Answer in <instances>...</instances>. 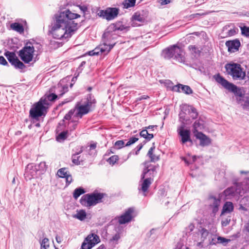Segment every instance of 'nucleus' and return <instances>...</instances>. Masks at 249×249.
Segmentation results:
<instances>
[{
    "label": "nucleus",
    "instance_id": "obj_47",
    "mask_svg": "<svg viewBox=\"0 0 249 249\" xmlns=\"http://www.w3.org/2000/svg\"><path fill=\"white\" fill-rule=\"evenodd\" d=\"M138 140V139L135 137H132L130 138V139L128 140V141L126 142L125 144L126 146H128L131 145V144L134 143L135 142H136Z\"/></svg>",
    "mask_w": 249,
    "mask_h": 249
},
{
    "label": "nucleus",
    "instance_id": "obj_5",
    "mask_svg": "<svg viewBox=\"0 0 249 249\" xmlns=\"http://www.w3.org/2000/svg\"><path fill=\"white\" fill-rule=\"evenodd\" d=\"M225 67L228 74L231 75L233 80H241L245 79L246 71L240 64L234 63H229L227 64Z\"/></svg>",
    "mask_w": 249,
    "mask_h": 249
},
{
    "label": "nucleus",
    "instance_id": "obj_30",
    "mask_svg": "<svg viewBox=\"0 0 249 249\" xmlns=\"http://www.w3.org/2000/svg\"><path fill=\"white\" fill-rule=\"evenodd\" d=\"M87 214L85 211L81 210L77 212L75 214L73 215V217L78 219L81 221L84 220L86 217Z\"/></svg>",
    "mask_w": 249,
    "mask_h": 249
},
{
    "label": "nucleus",
    "instance_id": "obj_4",
    "mask_svg": "<svg viewBox=\"0 0 249 249\" xmlns=\"http://www.w3.org/2000/svg\"><path fill=\"white\" fill-rule=\"evenodd\" d=\"M49 100L47 96L41 98L40 100L30 110V115L34 119H37L44 115L49 105Z\"/></svg>",
    "mask_w": 249,
    "mask_h": 249
},
{
    "label": "nucleus",
    "instance_id": "obj_12",
    "mask_svg": "<svg viewBox=\"0 0 249 249\" xmlns=\"http://www.w3.org/2000/svg\"><path fill=\"white\" fill-rule=\"evenodd\" d=\"M113 46L114 45H108L106 43H104L94 50L89 52V54L91 56L98 55L99 52L106 54L111 50Z\"/></svg>",
    "mask_w": 249,
    "mask_h": 249
},
{
    "label": "nucleus",
    "instance_id": "obj_6",
    "mask_svg": "<svg viewBox=\"0 0 249 249\" xmlns=\"http://www.w3.org/2000/svg\"><path fill=\"white\" fill-rule=\"evenodd\" d=\"M34 51V47L31 43L28 42L19 51L18 55L24 63H29L33 59Z\"/></svg>",
    "mask_w": 249,
    "mask_h": 249
},
{
    "label": "nucleus",
    "instance_id": "obj_48",
    "mask_svg": "<svg viewBox=\"0 0 249 249\" xmlns=\"http://www.w3.org/2000/svg\"><path fill=\"white\" fill-rule=\"evenodd\" d=\"M92 248V246L89 244L88 242L84 240L81 246L82 249H90Z\"/></svg>",
    "mask_w": 249,
    "mask_h": 249
},
{
    "label": "nucleus",
    "instance_id": "obj_28",
    "mask_svg": "<svg viewBox=\"0 0 249 249\" xmlns=\"http://www.w3.org/2000/svg\"><path fill=\"white\" fill-rule=\"evenodd\" d=\"M174 45L165 49L162 52V55L166 59H170L174 56Z\"/></svg>",
    "mask_w": 249,
    "mask_h": 249
},
{
    "label": "nucleus",
    "instance_id": "obj_49",
    "mask_svg": "<svg viewBox=\"0 0 249 249\" xmlns=\"http://www.w3.org/2000/svg\"><path fill=\"white\" fill-rule=\"evenodd\" d=\"M38 168L37 169V170H42V171H44V170H46L47 169V165L46 164V162H44V161H42V162H41L38 166Z\"/></svg>",
    "mask_w": 249,
    "mask_h": 249
},
{
    "label": "nucleus",
    "instance_id": "obj_63",
    "mask_svg": "<svg viewBox=\"0 0 249 249\" xmlns=\"http://www.w3.org/2000/svg\"><path fill=\"white\" fill-rule=\"evenodd\" d=\"M161 0V4H167L170 3V0Z\"/></svg>",
    "mask_w": 249,
    "mask_h": 249
},
{
    "label": "nucleus",
    "instance_id": "obj_54",
    "mask_svg": "<svg viewBox=\"0 0 249 249\" xmlns=\"http://www.w3.org/2000/svg\"><path fill=\"white\" fill-rule=\"evenodd\" d=\"M0 64H1L4 66L8 65L7 61L2 56H0Z\"/></svg>",
    "mask_w": 249,
    "mask_h": 249
},
{
    "label": "nucleus",
    "instance_id": "obj_46",
    "mask_svg": "<svg viewBox=\"0 0 249 249\" xmlns=\"http://www.w3.org/2000/svg\"><path fill=\"white\" fill-rule=\"evenodd\" d=\"M237 28H233L228 30L227 32V35L229 36H233L237 33Z\"/></svg>",
    "mask_w": 249,
    "mask_h": 249
},
{
    "label": "nucleus",
    "instance_id": "obj_45",
    "mask_svg": "<svg viewBox=\"0 0 249 249\" xmlns=\"http://www.w3.org/2000/svg\"><path fill=\"white\" fill-rule=\"evenodd\" d=\"M74 109L70 110L69 112L66 114L64 117V119L67 120H69L71 118V116L73 115L74 113Z\"/></svg>",
    "mask_w": 249,
    "mask_h": 249
},
{
    "label": "nucleus",
    "instance_id": "obj_1",
    "mask_svg": "<svg viewBox=\"0 0 249 249\" xmlns=\"http://www.w3.org/2000/svg\"><path fill=\"white\" fill-rule=\"evenodd\" d=\"M80 17V15L73 13L69 10L57 14L51 30L53 37L58 39L71 37L80 26L74 19Z\"/></svg>",
    "mask_w": 249,
    "mask_h": 249
},
{
    "label": "nucleus",
    "instance_id": "obj_55",
    "mask_svg": "<svg viewBox=\"0 0 249 249\" xmlns=\"http://www.w3.org/2000/svg\"><path fill=\"white\" fill-rule=\"evenodd\" d=\"M149 158H150L151 161L152 162H155L159 160V157L154 154H153L151 157H149Z\"/></svg>",
    "mask_w": 249,
    "mask_h": 249
},
{
    "label": "nucleus",
    "instance_id": "obj_62",
    "mask_svg": "<svg viewBox=\"0 0 249 249\" xmlns=\"http://www.w3.org/2000/svg\"><path fill=\"white\" fill-rule=\"evenodd\" d=\"M55 240H56V242L58 243H59V244L61 243V242H62V240H61V237H60V236H59L58 235H56L55 236Z\"/></svg>",
    "mask_w": 249,
    "mask_h": 249
},
{
    "label": "nucleus",
    "instance_id": "obj_42",
    "mask_svg": "<svg viewBox=\"0 0 249 249\" xmlns=\"http://www.w3.org/2000/svg\"><path fill=\"white\" fill-rule=\"evenodd\" d=\"M119 160L118 156L117 155H114L110 157L107 161L111 164H114L116 161Z\"/></svg>",
    "mask_w": 249,
    "mask_h": 249
},
{
    "label": "nucleus",
    "instance_id": "obj_14",
    "mask_svg": "<svg viewBox=\"0 0 249 249\" xmlns=\"http://www.w3.org/2000/svg\"><path fill=\"white\" fill-rule=\"evenodd\" d=\"M226 196H233L236 195L242 196L243 193L241 189L240 183H236L233 186L227 188L224 191Z\"/></svg>",
    "mask_w": 249,
    "mask_h": 249
},
{
    "label": "nucleus",
    "instance_id": "obj_18",
    "mask_svg": "<svg viewBox=\"0 0 249 249\" xmlns=\"http://www.w3.org/2000/svg\"><path fill=\"white\" fill-rule=\"evenodd\" d=\"M37 169L33 163L28 164L25 169V175L29 179H31L36 176Z\"/></svg>",
    "mask_w": 249,
    "mask_h": 249
},
{
    "label": "nucleus",
    "instance_id": "obj_2",
    "mask_svg": "<svg viewBox=\"0 0 249 249\" xmlns=\"http://www.w3.org/2000/svg\"><path fill=\"white\" fill-rule=\"evenodd\" d=\"M96 102L94 96L89 94L86 99L77 103L74 109L76 110L75 116L81 118L94 108Z\"/></svg>",
    "mask_w": 249,
    "mask_h": 249
},
{
    "label": "nucleus",
    "instance_id": "obj_38",
    "mask_svg": "<svg viewBox=\"0 0 249 249\" xmlns=\"http://www.w3.org/2000/svg\"><path fill=\"white\" fill-rule=\"evenodd\" d=\"M231 241L230 239H226L224 237L219 236L217 237V242L224 246H226L227 244Z\"/></svg>",
    "mask_w": 249,
    "mask_h": 249
},
{
    "label": "nucleus",
    "instance_id": "obj_10",
    "mask_svg": "<svg viewBox=\"0 0 249 249\" xmlns=\"http://www.w3.org/2000/svg\"><path fill=\"white\" fill-rule=\"evenodd\" d=\"M119 14V9L116 8H109L106 10H100L98 13L100 17L106 18L107 20H110L115 18Z\"/></svg>",
    "mask_w": 249,
    "mask_h": 249
},
{
    "label": "nucleus",
    "instance_id": "obj_11",
    "mask_svg": "<svg viewBox=\"0 0 249 249\" xmlns=\"http://www.w3.org/2000/svg\"><path fill=\"white\" fill-rule=\"evenodd\" d=\"M149 162H145L144 168L142 173L141 175V179H144L145 177H150L151 178L155 177L157 174V166L150 165Z\"/></svg>",
    "mask_w": 249,
    "mask_h": 249
},
{
    "label": "nucleus",
    "instance_id": "obj_21",
    "mask_svg": "<svg viewBox=\"0 0 249 249\" xmlns=\"http://www.w3.org/2000/svg\"><path fill=\"white\" fill-rule=\"evenodd\" d=\"M109 28L111 29L113 31H128L129 29V27L125 26L123 24L122 22L119 21L116 22L114 23L111 24L109 26Z\"/></svg>",
    "mask_w": 249,
    "mask_h": 249
},
{
    "label": "nucleus",
    "instance_id": "obj_35",
    "mask_svg": "<svg viewBox=\"0 0 249 249\" xmlns=\"http://www.w3.org/2000/svg\"><path fill=\"white\" fill-rule=\"evenodd\" d=\"M85 191L82 188H78L75 189L73 194V196L75 199L77 198L82 194L85 193Z\"/></svg>",
    "mask_w": 249,
    "mask_h": 249
},
{
    "label": "nucleus",
    "instance_id": "obj_24",
    "mask_svg": "<svg viewBox=\"0 0 249 249\" xmlns=\"http://www.w3.org/2000/svg\"><path fill=\"white\" fill-rule=\"evenodd\" d=\"M141 187H139V190H142L143 193L146 192L153 181V179L150 177L143 179Z\"/></svg>",
    "mask_w": 249,
    "mask_h": 249
},
{
    "label": "nucleus",
    "instance_id": "obj_19",
    "mask_svg": "<svg viewBox=\"0 0 249 249\" xmlns=\"http://www.w3.org/2000/svg\"><path fill=\"white\" fill-rule=\"evenodd\" d=\"M195 136L200 140V145L202 146L209 145L211 142V139L202 133H197Z\"/></svg>",
    "mask_w": 249,
    "mask_h": 249
},
{
    "label": "nucleus",
    "instance_id": "obj_59",
    "mask_svg": "<svg viewBox=\"0 0 249 249\" xmlns=\"http://www.w3.org/2000/svg\"><path fill=\"white\" fill-rule=\"evenodd\" d=\"M230 222V219L228 220V219H226L225 220L222 221V225L223 226H226L229 224Z\"/></svg>",
    "mask_w": 249,
    "mask_h": 249
},
{
    "label": "nucleus",
    "instance_id": "obj_3",
    "mask_svg": "<svg viewBox=\"0 0 249 249\" xmlns=\"http://www.w3.org/2000/svg\"><path fill=\"white\" fill-rule=\"evenodd\" d=\"M215 81L221 84L224 88L232 92L236 97V100L240 103L241 98H243L245 94V91L243 88H238L232 83H231L221 76L219 74L215 76Z\"/></svg>",
    "mask_w": 249,
    "mask_h": 249
},
{
    "label": "nucleus",
    "instance_id": "obj_61",
    "mask_svg": "<svg viewBox=\"0 0 249 249\" xmlns=\"http://www.w3.org/2000/svg\"><path fill=\"white\" fill-rule=\"evenodd\" d=\"M148 98H149V96H148L146 95H143L141 96L140 97H139L138 99V100H139V101H141L142 100L147 99Z\"/></svg>",
    "mask_w": 249,
    "mask_h": 249
},
{
    "label": "nucleus",
    "instance_id": "obj_53",
    "mask_svg": "<svg viewBox=\"0 0 249 249\" xmlns=\"http://www.w3.org/2000/svg\"><path fill=\"white\" fill-rule=\"evenodd\" d=\"M65 178H66V183H68V184H70L72 181V177L69 174L65 177Z\"/></svg>",
    "mask_w": 249,
    "mask_h": 249
},
{
    "label": "nucleus",
    "instance_id": "obj_36",
    "mask_svg": "<svg viewBox=\"0 0 249 249\" xmlns=\"http://www.w3.org/2000/svg\"><path fill=\"white\" fill-rule=\"evenodd\" d=\"M69 173H68L66 168H62L59 169L57 171V174L60 178H65Z\"/></svg>",
    "mask_w": 249,
    "mask_h": 249
},
{
    "label": "nucleus",
    "instance_id": "obj_33",
    "mask_svg": "<svg viewBox=\"0 0 249 249\" xmlns=\"http://www.w3.org/2000/svg\"><path fill=\"white\" fill-rule=\"evenodd\" d=\"M136 0H124L123 2V7L125 9L134 7L135 6Z\"/></svg>",
    "mask_w": 249,
    "mask_h": 249
},
{
    "label": "nucleus",
    "instance_id": "obj_56",
    "mask_svg": "<svg viewBox=\"0 0 249 249\" xmlns=\"http://www.w3.org/2000/svg\"><path fill=\"white\" fill-rule=\"evenodd\" d=\"M79 7L84 14H85L88 10V8L86 6H79Z\"/></svg>",
    "mask_w": 249,
    "mask_h": 249
},
{
    "label": "nucleus",
    "instance_id": "obj_20",
    "mask_svg": "<svg viewBox=\"0 0 249 249\" xmlns=\"http://www.w3.org/2000/svg\"><path fill=\"white\" fill-rule=\"evenodd\" d=\"M180 89L186 94H190L193 93V90L189 86L178 84L173 87V90L176 92H180Z\"/></svg>",
    "mask_w": 249,
    "mask_h": 249
},
{
    "label": "nucleus",
    "instance_id": "obj_15",
    "mask_svg": "<svg viewBox=\"0 0 249 249\" xmlns=\"http://www.w3.org/2000/svg\"><path fill=\"white\" fill-rule=\"evenodd\" d=\"M225 45L228 48V50L229 52L234 53L238 50L241 44L238 39H235L232 40L226 41Z\"/></svg>",
    "mask_w": 249,
    "mask_h": 249
},
{
    "label": "nucleus",
    "instance_id": "obj_23",
    "mask_svg": "<svg viewBox=\"0 0 249 249\" xmlns=\"http://www.w3.org/2000/svg\"><path fill=\"white\" fill-rule=\"evenodd\" d=\"M85 241L88 242L90 245L94 246L96 244L100 242V239L96 234L92 233L89 234L85 239Z\"/></svg>",
    "mask_w": 249,
    "mask_h": 249
},
{
    "label": "nucleus",
    "instance_id": "obj_57",
    "mask_svg": "<svg viewBox=\"0 0 249 249\" xmlns=\"http://www.w3.org/2000/svg\"><path fill=\"white\" fill-rule=\"evenodd\" d=\"M155 146H153V147H151L148 152V153H147V155L149 156V157H151L152 155H153V150L154 149H155Z\"/></svg>",
    "mask_w": 249,
    "mask_h": 249
},
{
    "label": "nucleus",
    "instance_id": "obj_26",
    "mask_svg": "<svg viewBox=\"0 0 249 249\" xmlns=\"http://www.w3.org/2000/svg\"><path fill=\"white\" fill-rule=\"evenodd\" d=\"M204 127L203 121L201 119H199L194 123L193 124V133L194 135L197 133H201L199 132L198 130H202Z\"/></svg>",
    "mask_w": 249,
    "mask_h": 249
},
{
    "label": "nucleus",
    "instance_id": "obj_52",
    "mask_svg": "<svg viewBox=\"0 0 249 249\" xmlns=\"http://www.w3.org/2000/svg\"><path fill=\"white\" fill-rule=\"evenodd\" d=\"M68 90V87L67 86H64L61 88V93L59 94V96L61 97L65 92Z\"/></svg>",
    "mask_w": 249,
    "mask_h": 249
},
{
    "label": "nucleus",
    "instance_id": "obj_22",
    "mask_svg": "<svg viewBox=\"0 0 249 249\" xmlns=\"http://www.w3.org/2000/svg\"><path fill=\"white\" fill-rule=\"evenodd\" d=\"M146 17V13L144 11H138L133 15L132 19L134 20L143 22Z\"/></svg>",
    "mask_w": 249,
    "mask_h": 249
},
{
    "label": "nucleus",
    "instance_id": "obj_27",
    "mask_svg": "<svg viewBox=\"0 0 249 249\" xmlns=\"http://www.w3.org/2000/svg\"><path fill=\"white\" fill-rule=\"evenodd\" d=\"M233 208L234 207L232 202H226L223 207L221 214L223 215L225 213H230L233 211Z\"/></svg>",
    "mask_w": 249,
    "mask_h": 249
},
{
    "label": "nucleus",
    "instance_id": "obj_58",
    "mask_svg": "<svg viewBox=\"0 0 249 249\" xmlns=\"http://www.w3.org/2000/svg\"><path fill=\"white\" fill-rule=\"evenodd\" d=\"M120 238V235L118 234H115L111 239V241H118Z\"/></svg>",
    "mask_w": 249,
    "mask_h": 249
},
{
    "label": "nucleus",
    "instance_id": "obj_64",
    "mask_svg": "<svg viewBox=\"0 0 249 249\" xmlns=\"http://www.w3.org/2000/svg\"><path fill=\"white\" fill-rule=\"evenodd\" d=\"M96 147V144L95 143L91 144L90 145V149H95Z\"/></svg>",
    "mask_w": 249,
    "mask_h": 249
},
{
    "label": "nucleus",
    "instance_id": "obj_41",
    "mask_svg": "<svg viewBox=\"0 0 249 249\" xmlns=\"http://www.w3.org/2000/svg\"><path fill=\"white\" fill-rule=\"evenodd\" d=\"M241 33L246 36H249V27L243 26L241 27Z\"/></svg>",
    "mask_w": 249,
    "mask_h": 249
},
{
    "label": "nucleus",
    "instance_id": "obj_40",
    "mask_svg": "<svg viewBox=\"0 0 249 249\" xmlns=\"http://www.w3.org/2000/svg\"><path fill=\"white\" fill-rule=\"evenodd\" d=\"M49 247V239L47 238H44L41 244V249H47V248Z\"/></svg>",
    "mask_w": 249,
    "mask_h": 249
},
{
    "label": "nucleus",
    "instance_id": "obj_44",
    "mask_svg": "<svg viewBox=\"0 0 249 249\" xmlns=\"http://www.w3.org/2000/svg\"><path fill=\"white\" fill-rule=\"evenodd\" d=\"M125 145L124 141H117L115 143V146L117 149H120Z\"/></svg>",
    "mask_w": 249,
    "mask_h": 249
},
{
    "label": "nucleus",
    "instance_id": "obj_13",
    "mask_svg": "<svg viewBox=\"0 0 249 249\" xmlns=\"http://www.w3.org/2000/svg\"><path fill=\"white\" fill-rule=\"evenodd\" d=\"M184 127V124H182L178 129V134L181 138V142L182 143H185L187 142L192 143L190 138V131L189 130L185 129Z\"/></svg>",
    "mask_w": 249,
    "mask_h": 249
},
{
    "label": "nucleus",
    "instance_id": "obj_43",
    "mask_svg": "<svg viewBox=\"0 0 249 249\" xmlns=\"http://www.w3.org/2000/svg\"><path fill=\"white\" fill-rule=\"evenodd\" d=\"M67 131H63L61 132L57 137V140H65L67 138Z\"/></svg>",
    "mask_w": 249,
    "mask_h": 249
},
{
    "label": "nucleus",
    "instance_id": "obj_39",
    "mask_svg": "<svg viewBox=\"0 0 249 249\" xmlns=\"http://www.w3.org/2000/svg\"><path fill=\"white\" fill-rule=\"evenodd\" d=\"M189 113L190 117L193 119H196L198 115L196 109L194 107H191L190 110L189 111Z\"/></svg>",
    "mask_w": 249,
    "mask_h": 249
},
{
    "label": "nucleus",
    "instance_id": "obj_9",
    "mask_svg": "<svg viewBox=\"0 0 249 249\" xmlns=\"http://www.w3.org/2000/svg\"><path fill=\"white\" fill-rule=\"evenodd\" d=\"M4 55L16 68L23 69L25 67L24 64L18 59L14 52L7 51L4 53Z\"/></svg>",
    "mask_w": 249,
    "mask_h": 249
},
{
    "label": "nucleus",
    "instance_id": "obj_7",
    "mask_svg": "<svg viewBox=\"0 0 249 249\" xmlns=\"http://www.w3.org/2000/svg\"><path fill=\"white\" fill-rule=\"evenodd\" d=\"M103 198V195L101 193L86 194L82 196L81 202L86 206L90 207L100 202Z\"/></svg>",
    "mask_w": 249,
    "mask_h": 249
},
{
    "label": "nucleus",
    "instance_id": "obj_31",
    "mask_svg": "<svg viewBox=\"0 0 249 249\" xmlns=\"http://www.w3.org/2000/svg\"><path fill=\"white\" fill-rule=\"evenodd\" d=\"M11 28L13 30L19 33H22L24 31V28L23 27V26L19 23H14L11 24Z\"/></svg>",
    "mask_w": 249,
    "mask_h": 249
},
{
    "label": "nucleus",
    "instance_id": "obj_34",
    "mask_svg": "<svg viewBox=\"0 0 249 249\" xmlns=\"http://www.w3.org/2000/svg\"><path fill=\"white\" fill-rule=\"evenodd\" d=\"M241 189L243 194L249 191V178H246L243 184H241Z\"/></svg>",
    "mask_w": 249,
    "mask_h": 249
},
{
    "label": "nucleus",
    "instance_id": "obj_8",
    "mask_svg": "<svg viewBox=\"0 0 249 249\" xmlns=\"http://www.w3.org/2000/svg\"><path fill=\"white\" fill-rule=\"evenodd\" d=\"M209 234V231L204 228L200 227L197 231L193 233L192 239L197 243V246H201V244L207 239Z\"/></svg>",
    "mask_w": 249,
    "mask_h": 249
},
{
    "label": "nucleus",
    "instance_id": "obj_25",
    "mask_svg": "<svg viewBox=\"0 0 249 249\" xmlns=\"http://www.w3.org/2000/svg\"><path fill=\"white\" fill-rule=\"evenodd\" d=\"M210 206L213 208V212L215 213L218 211V207L220 205V200L219 198H216L215 197L212 196L210 197Z\"/></svg>",
    "mask_w": 249,
    "mask_h": 249
},
{
    "label": "nucleus",
    "instance_id": "obj_60",
    "mask_svg": "<svg viewBox=\"0 0 249 249\" xmlns=\"http://www.w3.org/2000/svg\"><path fill=\"white\" fill-rule=\"evenodd\" d=\"M157 127V125H149L147 127H145V128H146L147 130H149V132L150 131H153L154 128Z\"/></svg>",
    "mask_w": 249,
    "mask_h": 249
},
{
    "label": "nucleus",
    "instance_id": "obj_16",
    "mask_svg": "<svg viewBox=\"0 0 249 249\" xmlns=\"http://www.w3.org/2000/svg\"><path fill=\"white\" fill-rule=\"evenodd\" d=\"M133 209L132 208L128 209L124 214L119 217V222L120 224H124L130 222L132 218V213Z\"/></svg>",
    "mask_w": 249,
    "mask_h": 249
},
{
    "label": "nucleus",
    "instance_id": "obj_50",
    "mask_svg": "<svg viewBox=\"0 0 249 249\" xmlns=\"http://www.w3.org/2000/svg\"><path fill=\"white\" fill-rule=\"evenodd\" d=\"M195 229V225L193 223H190L187 227L186 228V231L187 233H190L193 231Z\"/></svg>",
    "mask_w": 249,
    "mask_h": 249
},
{
    "label": "nucleus",
    "instance_id": "obj_29",
    "mask_svg": "<svg viewBox=\"0 0 249 249\" xmlns=\"http://www.w3.org/2000/svg\"><path fill=\"white\" fill-rule=\"evenodd\" d=\"M140 135L148 141L151 140L154 137L153 134L149 132L146 128L140 132Z\"/></svg>",
    "mask_w": 249,
    "mask_h": 249
},
{
    "label": "nucleus",
    "instance_id": "obj_32",
    "mask_svg": "<svg viewBox=\"0 0 249 249\" xmlns=\"http://www.w3.org/2000/svg\"><path fill=\"white\" fill-rule=\"evenodd\" d=\"M188 48L189 50L195 55V56L200 55L201 50H200L199 48L197 47L195 45H190Z\"/></svg>",
    "mask_w": 249,
    "mask_h": 249
},
{
    "label": "nucleus",
    "instance_id": "obj_17",
    "mask_svg": "<svg viewBox=\"0 0 249 249\" xmlns=\"http://www.w3.org/2000/svg\"><path fill=\"white\" fill-rule=\"evenodd\" d=\"M174 53L175 58L178 62H184L185 58L184 56V52L181 48L179 47L177 45H174Z\"/></svg>",
    "mask_w": 249,
    "mask_h": 249
},
{
    "label": "nucleus",
    "instance_id": "obj_37",
    "mask_svg": "<svg viewBox=\"0 0 249 249\" xmlns=\"http://www.w3.org/2000/svg\"><path fill=\"white\" fill-rule=\"evenodd\" d=\"M78 153L75 154L72 156V161L75 165H79L82 161L80 159V157L78 156Z\"/></svg>",
    "mask_w": 249,
    "mask_h": 249
},
{
    "label": "nucleus",
    "instance_id": "obj_51",
    "mask_svg": "<svg viewBox=\"0 0 249 249\" xmlns=\"http://www.w3.org/2000/svg\"><path fill=\"white\" fill-rule=\"evenodd\" d=\"M47 97L50 101H53L57 98V95L55 94L52 93L47 96Z\"/></svg>",
    "mask_w": 249,
    "mask_h": 249
}]
</instances>
